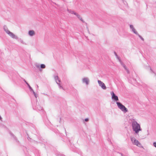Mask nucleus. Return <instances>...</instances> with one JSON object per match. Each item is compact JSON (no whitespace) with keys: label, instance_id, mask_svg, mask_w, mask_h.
<instances>
[{"label":"nucleus","instance_id":"1","mask_svg":"<svg viewBox=\"0 0 156 156\" xmlns=\"http://www.w3.org/2000/svg\"><path fill=\"white\" fill-rule=\"evenodd\" d=\"M132 127L133 130L136 133H138L139 131L141 130L140 125L135 121L133 122Z\"/></svg>","mask_w":156,"mask_h":156},{"label":"nucleus","instance_id":"2","mask_svg":"<svg viewBox=\"0 0 156 156\" xmlns=\"http://www.w3.org/2000/svg\"><path fill=\"white\" fill-rule=\"evenodd\" d=\"M117 104L118 107L121 109L122 111L125 112H126L127 111V110L125 107L120 102H117Z\"/></svg>","mask_w":156,"mask_h":156},{"label":"nucleus","instance_id":"3","mask_svg":"<svg viewBox=\"0 0 156 156\" xmlns=\"http://www.w3.org/2000/svg\"><path fill=\"white\" fill-rule=\"evenodd\" d=\"M131 140L133 144L139 147H140L141 145L140 143L138 140H136L135 138L132 137L131 138Z\"/></svg>","mask_w":156,"mask_h":156},{"label":"nucleus","instance_id":"4","mask_svg":"<svg viewBox=\"0 0 156 156\" xmlns=\"http://www.w3.org/2000/svg\"><path fill=\"white\" fill-rule=\"evenodd\" d=\"M98 83L100 86L103 89H106V87L105 84L100 80H98Z\"/></svg>","mask_w":156,"mask_h":156},{"label":"nucleus","instance_id":"5","mask_svg":"<svg viewBox=\"0 0 156 156\" xmlns=\"http://www.w3.org/2000/svg\"><path fill=\"white\" fill-rule=\"evenodd\" d=\"M112 98L116 101L118 100V98L117 96H116L113 92L112 93Z\"/></svg>","mask_w":156,"mask_h":156},{"label":"nucleus","instance_id":"6","mask_svg":"<svg viewBox=\"0 0 156 156\" xmlns=\"http://www.w3.org/2000/svg\"><path fill=\"white\" fill-rule=\"evenodd\" d=\"M35 33L34 30H30L29 32V34L30 36H33L34 34Z\"/></svg>","mask_w":156,"mask_h":156},{"label":"nucleus","instance_id":"7","mask_svg":"<svg viewBox=\"0 0 156 156\" xmlns=\"http://www.w3.org/2000/svg\"><path fill=\"white\" fill-rule=\"evenodd\" d=\"M55 79L56 80V83L58 84L60 82V81L59 79V78L58 76H56L55 77Z\"/></svg>","mask_w":156,"mask_h":156},{"label":"nucleus","instance_id":"8","mask_svg":"<svg viewBox=\"0 0 156 156\" xmlns=\"http://www.w3.org/2000/svg\"><path fill=\"white\" fill-rule=\"evenodd\" d=\"M83 82L86 83L87 84H88V83L89 81L88 80L87 78H84L83 80Z\"/></svg>","mask_w":156,"mask_h":156},{"label":"nucleus","instance_id":"9","mask_svg":"<svg viewBox=\"0 0 156 156\" xmlns=\"http://www.w3.org/2000/svg\"><path fill=\"white\" fill-rule=\"evenodd\" d=\"M9 36L12 37V38H15V36L13 34H12V32H9Z\"/></svg>","mask_w":156,"mask_h":156},{"label":"nucleus","instance_id":"10","mask_svg":"<svg viewBox=\"0 0 156 156\" xmlns=\"http://www.w3.org/2000/svg\"><path fill=\"white\" fill-rule=\"evenodd\" d=\"M41 68L44 69L45 68V66L44 64H42L41 65Z\"/></svg>","mask_w":156,"mask_h":156},{"label":"nucleus","instance_id":"11","mask_svg":"<svg viewBox=\"0 0 156 156\" xmlns=\"http://www.w3.org/2000/svg\"><path fill=\"white\" fill-rule=\"evenodd\" d=\"M132 30L134 33L136 34H137V33L136 31V30L134 28H133Z\"/></svg>","mask_w":156,"mask_h":156},{"label":"nucleus","instance_id":"12","mask_svg":"<svg viewBox=\"0 0 156 156\" xmlns=\"http://www.w3.org/2000/svg\"><path fill=\"white\" fill-rule=\"evenodd\" d=\"M25 82H26V83L28 85V87H29V88H30V90H33L32 89V88L30 86V85H29V84H28L26 81H25Z\"/></svg>","mask_w":156,"mask_h":156},{"label":"nucleus","instance_id":"13","mask_svg":"<svg viewBox=\"0 0 156 156\" xmlns=\"http://www.w3.org/2000/svg\"><path fill=\"white\" fill-rule=\"evenodd\" d=\"M81 20H82V18L80 17V16L79 15H78L77 13L76 15Z\"/></svg>","mask_w":156,"mask_h":156},{"label":"nucleus","instance_id":"14","mask_svg":"<svg viewBox=\"0 0 156 156\" xmlns=\"http://www.w3.org/2000/svg\"><path fill=\"white\" fill-rule=\"evenodd\" d=\"M33 93H34V95L35 96V97H36V98H37V94H36V93H35V92L34 91V90H33Z\"/></svg>","mask_w":156,"mask_h":156},{"label":"nucleus","instance_id":"15","mask_svg":"<svg viewBox=\"0 0 156 156\" xmlns=\"http://www.w3.org/2000/svg\"><path fill=\"white\" fill-rule=\"evenodd\" d=\"M71 13L74 14L75 15H76V14H77L76 13V12H73V11L71 12Z\"/></svg>","mask_w":156,"mask_h":156},{"label":"nucleus","instance_id":"16","mask_svg":"<svg viewBox=\"0 0 156 156\" xmlns=\"http://www.w3.org/2000/svg\"><path fill=\"white\" fill-rule=\"evenodd\" d=\"M153 145H154V147H156V142H154L153 143Z\"/></svg>","mask_w":156,"mask_h":156},{"label":"nucleus","instance_id":"17","mask_svg":"<svg viewBox=\"0 0 156 156\" xmlns=\"http://www.w3.org/2000/svg\"><path fill=\"white\" fill-rule=\"evenodd\" d=\"M130 28H131L132 29H133V26L131 25H130Z\"/></svg>","mask_w":156,"mask_h":156},{"label":"nucleus","instance_id":"18","mask_svg":"<svg viewBox=\"0 0 156 156\" xmlns=\"http://www.w3.org/2000/svg\"><path fill=\"white\" fill-rule=\"evenodd\" d=\"M6 33L9 34V32H10V31H9V30H7V31H6Z\"/></svg>","mask_w":156,"mask_h":156},{"label":"nucleus","instance_id":"19","mask_svg":"<svg viewBox=\"0 0 156 156\" xmlns=\"http://www.w3.org/2000/svg\"><path fill=\"white\" fill-rule=\"evenodd\" d=\"M139 37H140V38H141L142 40H143V41H144V39H143L142 37H141L140 36H139Z\"/></svg>","mask_w":156,"mask_h":156},{"label":"nucleus","instance_id":"20","mask_svg":"<svg viewBox=\"0 0 156 156\" xmlns=\"http://www.w3.org/2000/svg\"><path fill=\"white\" fill-rule=\"evenodd\" d=\"M85 121L87 122V121L88 120V119H85Z\"/></svg>","mask_w":156,"mask_h":156},{"label":"nucleus","instance_id":"21","mask_svg":"<svg viewBox=\"0 0 156 156\" xmlns=\"http://www.w3.org/2000/svg\"><path fill=\"white\" fill-rule=\"evenodd\" d=\"M2 119V118L0 116V119Z\"/></svg>","mask_w":156,"mask_h":156},{"label":"nucleus","instance_id":"22","mask_svg":"<svg viewBox=\"0 0 156 156\" xmlns=\"http://www.w3.org/2000/svg\"><path fill=\"white\" fill-rule=\"evenodd\" d=\"M125 67V69H126V70H127L126 68V67Z\"/></svg>","mask_w":156,"mask_h":156},{"label":"nucleus","instance_id":"23","mask_svg":"<svg viewBox=\"0 0 156 156\" xmlns=\"http://www.w3.org/2000/svg\"><path fill=\"white\" fill-rule=\"evenodd\" d=\"M60 87H62L61 86H60Z\"/></svg>","mask_w":156,"mask_h":156}]
</instances>
